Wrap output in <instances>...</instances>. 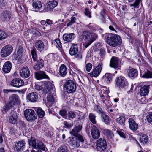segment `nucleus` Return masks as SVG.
<instances>
[{
	"label": "nucleus",
	"instance_id": "37998d69",
	"mask_svg": "<svg viewBox=\"0 0 152 152\" xmlns=\"http://www.w3.org/2000/svg\"><path fill=\"white\" fill-rule=\"evenodd\" d=\"M116 122L119 124L122 125L124 124L125 121V118L123 116H121L117 118Z\"/></svg>",
	"mask_w": 152,
	"mask_h": 152
},
{
	"label": "nucleus",
	"instance_id": "1a4fd4ad",
	"mask_svg": "<svg viewBox=\"0 0 152 152\" xmlns=\"http://www.w3.org/2000/svg\"><path fill=\"white\" fill-rule=\"evenodd\" d=\"M70 145L74 148L79 147L80 145V142H83L84 140L82 136L77 137H70Z\"/></svg>",
	"mask_w": 152,
	"mask_h": 152
},
{
	"label": "nucleus",
	"instance_id": "5701e85b",
	"mask_svg": "<svg viewBox=\"0 0 152 152\" xmlns=\"http://www.w3.org/2000/svg\"><path fill=\"white\" fill-rule=\"evenodd\" d=\"M128 122L129 127L131 130L133 131H135L137 130L138 128V125L135 122L133 119L129 118Z\"/></svg>",
	"mask_w": 152,
	"mask_h": 152
},
{
	"label": "nucleus",
	"instance_id": "a211bd4d",
	"mask_svg": "<svg viewBox=\"0 0 152 152\" xmlns=\"http://www.w3.org/2000/svg\"><path fill=\"white\" fill-rule=\"evenodd\" d=\"M37 94L35 92H32L29 93L26 96V99L31 102H35L37 101L38 99Z\"/></svg>",
	"mask_w": 152,
	"mask_h": 152
},
{
	"label": "nucleus",
	"instance_id": "cd10ccee",
	"mask_svg": "<svg viewBox=\"0 0 152 152\" xmlns=\"http://www.w3.org/2000/svg\"><path fill=\"white\" fill-rule=\"evenodd\" d=\"M75 37V35L74 33H65L63 35V39L64 41L71 42L74 39Z\"/></svg>",
	"mask_w": 152,
	"mask_h": 152
},
{
	"label": "nucleus",
	"instance_id": "dca6fc26",
	"mask_svg": "<svg viewBox=\"0 0 152 152\" xmlns=\"http://www.w3.org/2000/svg\"><path fill=\"white\" fill-rule=\"evenodd\" d=\"M67 72L66 66L64 64H62L59 68L57 75L59 77H64L67 74Z\"/></svg>",
	"mask_w": 152,
	"mask_h": 152
},
{
	"label": "nucleus",
	"instance_id": "473e14b6",
	"mask_svg": "<svg viewBox=\"0 0 152 152\" xmlns=\"http://www.w3.org/2000/svg\"><path fill=\"white\" fill-rule=\"evenodd\" d=\"M19 98L16 94H13L11 95L9 98V102L15 105L18 103Z\"/></svg>",
	"mask_w": 152,
	"mask_h": 152
},
{
	"label": "nucleus",
	"instance_id": "09e8293b",
	"mask_svg": "<svg viewBox=\"0 0 152 152\" xmlns=\"http://www.w3.org/2000/svg\"><path fill=\"white\" fill-rule=\"evenodd\" d=\"M55 99L53 96L51 95H48L47 97V101L48 103H50L51 104L53 103Z\"/></svg>",
	"mask_w": 152,
	"mask_h": 152
},
{
	"label": "nucleus",
	"instance_id": "423d86ee",
	"mask_svg": "<svg viewBox=\"0 0 152 152\" xmlns=\"http://www.w3.org/2000/svg\"><path fill=\"white\" fill-rule=\"evenodd\" d=\"M69 53L71 56H74L78 60L82 58V53L78 51V47L76 44H72L69 49Z\"/></svg>",
	"mask_w": 152,
	"mask_h": 152
},
{
	"label": "nucleus",
	"instance_id": "0eeeda50",
	"mask_svg": "<svg viewBox=\"0 0 152 152\" xmlns=\"http://www.w3.org/2000/svg\"><path fill=\"white\" fill-rule=\"evenodd\" d=\"M25 118L29 121H33L37 118V115L34 110L27 109L24 112Z\"/></svg>",
	"mask_w": 152,
	"mask_h": 152
},
{
	"label": "nucleus",
	"instance_id": "4be33fe9",
	"mask_svg": "<svg viewBox=\"0 0 152 152\" xmlns=\"http://www.w3.org/2000/svg\"><path fill=\"white\" fill-rule=\"evenodd\" d=\"M25 144V141L23 140L17 142L14 145L15 150L17 152L21 151L24 148Z\"/></svg>",
	"mask_w": 152,
	"mask_h": 152
},
{
	"label": "nucleus",
	"instance_id": "c03bdc74",
	"mask_svg": "<svg viewBox=\"0 0 152 152\" xmlns=\"http://www.w3.org/2000/svg\"><path fill=\"white\" fill-rule=\"evenodd\" d=\"M7 36V34L5 32L0 30V40L5 39Z\"/></svg>",
	"mask_w": 152,
	"mask_h": 152
},
{
	"label": "nucleus",
	"instance_id": "603ef678",
	"mask_svg": "<svg viewBox=\"0 0 152 152\" xmlns=\"http://www.w3.org/2000/svg\"><path fill=\"white\" fill-rule=\"evenodd\" d=\"M70 133L72 135V137H79V136H82L79 133L75 130H74V129H73L70 132Z\"/></svg>",
	"mask_w": 152,
	"mask_h": 152
},
{
	"label": "nucleus",
	"instance_id": "2f4dec72",
	"mask_svg": "<svg viewBox=\"0 0 152 152\" xmlns=\"http://www.w3.org/2000/svg\"><path fill=\"white\" fill-rule=\"evenodd\" d=\"M12 67V64L11 62L9 61L6 62L4 64L2 71L5 73H8L10 72Z\"/></svg>",
	"mask_w": 152,
	"mask_h": 152
},
{
	"label": "nucleus",
	"instance_id": "f3484780",
	"mask_svg": "<svg viewBox=\"0 0 152 152\" xmlns=\"http://www.w3.org/2000/svg\"><path fill=\"white\" fill-rule=\"evenodd\" d=\"M24 84V81L19 78L14 79L10 83V85L16 88H19L23 86Z\"/></svg>",
	"mask_w": 152,
	"mask_h": 152
},
{
	"label": "nucleus",
	"instance_id": "2eb2a0df",
	"mask_svg": "<svg viewBox=\"0 0 152 152\" xmlns=\"http://www.w3.org/2000/svg\"><path fill=\"white\" fill-rule=\"evenodd\" d=\"M33 8L37 12H43L42 9V5L41 2L38 0H33L32 3Z\"/></svg>",
	"mask_w": 152,
	"mask_h": 152
},
{
	"label": "nucleus",
	"instance_id": "aec40b11",
	"mask_svg": "<svg viewBox=\"0 0 152 152\" xmlns=\"http://www.w3.org/2000/svg\"><path fill=\"white\" fill-rule=\"evenodd\" d=\"M30 70L27 67H23L20 70V75L23 78L28 77L30 76Z\"/></svg>",
	"mask_w": 152,
	"mask_h": 152
},
{
	"label": "nucleus",
	"instance_id": "864d4df0",
	"mask_svg": "<svg viewBox=\"0 0 152 152\" xmlns=\"http://www.w3.org/2000/svg\"><path fill=\"white\" fill-rule=\"evenodd\" d=\"M18 115L16 111L14 110H12L10 113L9 117L18 118Z\"/></svg>",
	"mask_w": 152,
	"mask_h": 152
},
{
	"label": "nucleus",
	"instance_id": "7c9ffc66",
	"mask_svg": "<svg viewBox=\"0 0 152 152\" xmlns=\"http://www.w3.org/2000/svg\"><path fill=\"white\" fill-rule=\"evenodd\" d=\"M113 75L110 73H106L102 78V81L107 84L112 81Z\"/></svg>",
	"mask_w": 152,
	"mask_h": 152
},
{
	"label": "nucleus",
	"instance_id": "72a5a7b5",
	"mask_svg": "<svg viewBox=\"0 0 152 152\" xmlns=\"http://www.w3.org/2000/svg\"><path fill=\"white\" fill-rule=\"evenodd\" d=\"M44 62L42 58H39L37 62L35 63L34 69L36 70H39L44 67Z\"/></svg>",
	"mask_w": 152,
	"mask_h": 152
},
{
	"label": "nucleus",
	"instance_id": "4468645a",
	"mask_svg": "<svg viewBox=\"0 0 152 152\" xmlns=\"http://www.w3.org/2000/svg\"><path fill=\"white\" fill-rule=\"evenodd\" d=\"M103 64L102 62L98 63V65L93 69L91 72V76L92 77H97L100 73L102 69Z\"/></svg>",
	"mask_w": 152,
	"mask_h": 152
},
{
	"label": "nucleus",
	"instance_id": "c85d7f7f",
	"mask_svg": "<svg viewBox=\"0 0 152 152\" xmlns=\"http://www.w3.org/2000/svg\"><path fill=\"white\" fill-rule=\"evenodd\" d=\"M23 48L21 46H19L17 53L14 54L13 55L12 57L16 60L20 59L23 56Z\"/></svg>",
	"mask_w": 152,
	"mask_h": 152
},
{
	"label": "nucleus",
	"instance_id": "f03ea898",
	"mask_svg": "<svg viewBox=\"0 0 152 152\" xmlns=\"http://www.w3.org/2000/svg\"><path fill=\"white\" fill-rule=\"evenodd\" d=\"M102 37L106 39L107 44L112 47L119 46L122 43L121 37L117 34L107 33L103 35Z\"/></svg>",
	"mask_w": 152,
	"mask_h": 152
},
{
	"label": "nucleus",
	"instance_id": "a18cd8bd",
	"mask_svg": "<svg viewBox=\"0 0 152 152\" xmlns=\"http://www.w3.org/2000/svg\"><path fill=\"white\" fill-rule=\"evenodd\" d=\"M87 27L94 31H96L98 28V26L96 24L92 23H91L89 25H87Z\"/></svg>",
	"mask_w": 152,
	"mask_h": 152
},
{
	"label": "nucleus",
	"instance_id": "69168bd1",
	"mask_svg": "<svg viewBox=\"0 0 152 152\" xmlns=\"http://www.w3.org/2000/svg\"><path fill=\"white\" fill-rule=\"evenodd\" d=\"M82 129V125H79L78 126H76L74 129L78 133L80 131H81Z\"/></svg>",
	"mask_w": 152,
	"mask_h": 152
},
{
	"label": "nucleus",
	"instance_id": "8fccbe9b",
	"mask_svg": "<svg viewBox=\"0 0 152 152\" xmlns=\"http://www.w3.org/2000/svg\"><path fill=\"white\" fill-rule=\"evenodd\" d=\"M134 0H128L129 2H132ZM141 0H135V2L131 5V6H133L134 7H136L139 4Z\"/></svg>",
	"mask_w": 152,
	"mask_h": 152
},
{
	"label": "nucleus",
	"instance_id": "ea45409f",
	"mask_svg": "<svg viewBox=\"0 0 152 152\" xmlns=\"http://www.w3.org/2000/svg\"><path fill=\"white\" fill-rule=\"evenodd\" d=\"M96 116L95 114L92 113H90L89 115V118L90 121L93 124H95L97 123L96 120Z\"/></svg>",
	"mask_w": 152,
	"mask_h": 152
},
{
	"label": "nucleus",
	"instance_id": "20e7f679",
	"mask_svg": "<svg viewBox=\"0 0 152 152\" xmlns=\"http://www.w3.org/2000/svg\"><path fill=\"white\" fill-rule=\"evenodd\" d=\"M29 144L33 148L36 149H41L45 152L48 151L44 143L41 141L35 139L29 141Z\"/></svg>",
	"mask_w": 152,
	"mask_h": 152
},
{
	"label": "nucleus",
	"instance_id": "393cba45",
	"mask_svg": "<svg viewBox=\"0 0 152 152\" xmlns=\"http://www.w3.org/2000/svg\"><path fill=\"white\" fill-rule=\"evenodd\" d=\"M138 75V70L134 68H132L129 69L128 75L131 79H133L137 78Z\"/></svg>",
	"mask_w": 152,
	"mask_h": 152
},
{
	"label": "nucleus",
	"instance_id": "79ce46f5",
	"mask_svg": "<svg viewBox=\"0 0 152 152\" xmlns=\"http://www.w3.org/2000/svg\"><path fill=\"white\" fill-rule=\"evenodd\" d=\"M36 111L40 118H43L45 115V112L41 108H36Z\"/></svg>",
	"mask_w": 152,
	"mask_h": 152
},
{
	"label": "nucleus",
	"instance_id": "680f3d73",
	"mask_svg": "<svg viewBox=\"0 0 152 152\" xmlns=\"http://www.w3.org/2000/svg\"><path fill=\"white\" fill-rule=\"evenodd\" d=\"M122 130H117V133L120 135V136L124 138H126V136L124 132H123Z\"/></svg>",
	"mask_w": 152,
	"mask_h": 152
},
{
	"label": "nucleus",
	"instance_id": "de8ad7c7",
	"mask_svg": "<svg viewBox=\"0 0 152 152\" xmlns=\"http://www.w3.org/2000/svg\"><path fill=\"white\" fill-rule=\"evenodd\" d=\"M18 118L9 117V121L10 123L15 124L17 123Z\"/></svg>",
	"mask_w": 152,
	"mask_h": 152
},
{
	"label": "nucleus",
	"instance_id": "052dcab7",
	"mask_svg": "<svg viewBox=\"0 0 152 152\" xmlns=\"http://www.w3.org/2000/svg\"><path fill=\"white\" fill-rule=\"evenodd\" d=\"M147 121L151 123L152 122V112L149 113L146 116Z\"/></svg>",
	"mask_w": 152,
	"mask_h": 152
},
{
	"label": "nucleus",
	"instance_id": "49530a36",
	"mask_svg": "<svg viewBox=\"0 0 152 152\" xmlns=\"http://www.w3.org/2000/svg\"><path fill=\"white\" fill-rule=\"evenodd\" d=\"M95 110H96L97 113L99 114H102L104 113L103 111L102 108L99 105H96V107L94 108Z\"/></svg>",
	"mask_w": 152,
	"mask_h": 152
},
{
	"label": "nucleus",
	"instance_id": "9b49d317",
	"mask_svg": "<svg viewBox=\"0 0 152 152\" xmlns=\"http://www.w3.org/2000/svg\"><path fill=\"white\" fill-rule=\"evenodd\" d=\"M13 50V47L10 45H7L2 48L0 52L1 57L5 58L10 55Z\"/></svg>",
	"mask_w": 152,
	"mask_h": 152
},
{
	"label": "nucleus",
	"instance_id": "4d7b16f0",
	"mask_svg": "<svg viewBox=\"0 0 152 152\" xmlns=\"http://www.w3.org/2000/svg\"><path fill=\"white\" fill-rule=\"evenodd\" d=\"M92 67V64L90 63H88L86 64L85 68H86V69L87 71L90 72V70L91 69Z\"/></svg>",
	"mask_w": 152,
	"mask_h": 152
},
{
	"label": "nucleus",
	"instance_id": "e433bc0d",
	"mask_svg": "<svg viewBox=\"0 0 152 152\" xmlns=\"http://www.w3.org/2000/svg\"><path fill=\"white\" fill-rule=\"evenodd\" d=\"M14 105L13 104L9 102L7 103L3 107V112L4 113H7V111H9L12 108Z\"/></svg>",
	"mask_w": 152,
	"mask_h": 152
},
{
	"label": "nucleus",
	"instance_id": "bf43d9fd",
	"mask_svg": "<svg viewBox=\"0 0 152 152\" xmlns=\"http://www.w3.org/2000/svg\"><path fill=\"white\" fill-rule=\"evenodd\" d=\"M64 127L65 128H70L72 126L73 124L71 123H69L67 121H65L64 122Z\"/></svg>",
	"mask_w": 152,
	"mask_h": 152
},
{
	"label": "nucleus",
	"instance_id": "6e6d98bb",
	"mask_svg": "<svg viewBox=\"0 0 152 152\" xmlns=\"http://www.w3.org/2000/svg\"><path fill=\"white\" fill-rule=\"evenodd\" d=\"M76 18L75 17H72L71 18V20L67 24V26H69L72 25L73 23L75 22Z\"/></svg>",
	"mask_w": 152,
	"mask_h": 152
},
{
	"label": "nucleus",
	"instance_id": "4c0bfd02",
	"mask_svg": "<svg viewBox=\"0 0 152 152\" xmlns=\"http://www.w3.org/2000/svg\"><path fill=\"white\" fill-rule=\"evenodd\" d=\"M99 100L100 102L104 104L105 105L107 104L108 102H110L109 100L108 97L103 95H100Z\"/></svg>",
	"mask_w": 152,
	"mask_h": 152
},
{
	"label": "nucleus",
	"instance_id": "774afa93",
	"mask_svg": "<svg viewBox=\"0 0 152 152\" xmlns=\"http://www.w3.org/2000/svg\"><path fill=\"white\" fill-rule=\"evenodd\" d=\"M42 87L39 84H36L35 86V89L37 90L40 91L42 89Z\"/></svg>",
	"mask_w": 152,
	"mask_h": 152
},
{
	"label": "nucleus",
	"instance_id": "f8f14e48",
	"mask_svg": "<svg viewBox=\"0 0 152 152\" xmlns=\"http://www.w3.org/2000/svg\"><path fill=\"white\" fill-rule=\"evenodd\" d=\"M107 146V142L105 139L100 138L97 141L96 146L98 151H104L106 149Z\"/></svg>",
	"mask_w": 152,
	"mask_h": 152
},
{
	"label": "nucleus",
	"instance_id": "13d9d810",
	"mask_svg": "<svg viewBox=\"0 0 152 152\" xmlns=\"http://www.w3.org/2000/svg\"><path fill=\"white\" fill-rule=\"evenodd\" d=\"M68 116L69 118L73 119L76 117V115L75 112L69 111L68 113Z\"/></svg>",
	"mask_w": 152,
	"mask_h": 152
},
{
	"label": "nucleus",
	"instance_id": "9d476101",
	"mask_svg": "<svg viewBox=\"0 0 152 152\" xmlns=\"http://www.w3.org/2000/svg\"><path fill=\"white\" fill-rule=\"evenodd\" d=\"M12 12L6 10H3L1 15L0 18L1 20L4 22L8 23L12 19Z\"/></svg>",
	"mask_w": 152,
	"mask_h": 152
},
{
	"label": "nucleus",
	"instance_id": "0e129e2a",
	"mask_svg": "<svg viewBox=\"0 0 152 152\" xmlns=\"http://www.w3.org/2000/svg\"><path fill=\"white\" fill-rule=\"evenodd\" d=\"M24 37L26 39H29L32 36L31 35L30 33L28 31V30L24 33Z\"/></svg>",
	"mask_w": 152,
	"mask_h": 152
},
{
	"label": "nucleus",
	"instance_id": "5fc2aeb1",
	"mask_svg": "<svg viewBox=\"0 0 152 152\" xmlns=\"http://www.w3.org/2000/svg\"><path fill=\"white\" fill-rule=\"evenodd\" d=\"M84 13L85 15L89 18L91 17V12L90 11L88 8H86L85 9Z\"/></svg>",
	"mask_w": 152,
	"mask_h": 152
},
{
	"label": "nucleus",
	"instance_id": "6e6552de",
	"mask_svg": "<svg viewBox=\"0 0 152 152\" xmlns=\"http://www.w3.org/2000/svg\"><path fill=\"white\" fill-rule=\"evenodd\" d=\"M83 39L85 40L91 41L93 42L97 38L96 34L94 33H90L86 31H83L82 35Z\"/></svg>",
	"mask_w": 152,
	"mask_h": 152
},
{
	"label": "nucleus",
	"instance_id": "f257e3e1",
	"mask_svg": "<svg viewBox=\"0 0 152 152\" xmlns=\"http://www.w3.org/2000/svg\"><path fill=\"white\" fill-rule=\"evenodd\" d=\"M34 46L36 48L33 47L31 50V53L33 60L35 62L37 60V49L40 52H44L48 48V43L47 41H42L41 40H36L34 42Z\"/></svg>",
	"mask_w": 152,
	"mask_h": 152
},
{
	"label": "nucleus",
	"instance_id": "a878e982",
	"mask_svg": "<svg viewBox=\"0 0 152 152\" xmlns=\"http://www.w3.org/2000/svg\"><path fill=\"white\" fill-rule=\"evenodd\" d=\"M92 137L94 139H97L100 136V132L98 128L94 126L92 128L91 130Z\"/></svg>",
	"mask_w": 152,
	"mask_h": 152
},
{
	"label": "nucleus",
	"instance_id": "58836bf2",
	"mask_svg": "<svg viewBox=\"0 0 152 152\" xmlns=\"http://www.w3.org/2000/svg\"><path fill=\"white\" fill-rule=\"evenodd\" d=\"M148 138L145 135H143L141 136L139 139V141L142 145H144L147 143Z\"/></svg>",
	"mask_w": 152,
	"mask_h": 152
},
{
	"label": "nucleus",
	"instance_id": "7ed1b4c3",
	"mask_svg": "<svg viewBox=\"0 0 152 152\" xmlns=\"http://www.w3.org/2000/svg\"><path fill=\"white\" fill-rule=\"evenodd\" d=\"M129 83L125 77L120 76L117 77L115 80V86L120 90H124L127 88Z\"/></svg>",
	"mask_w": 152,
	"mask_h": 152
},
{
	"label": "nucleus",
	"instance_id": "338daca9",
	"mask_svg": "<svg viewBox=\"0 0 152 152\" xmlns=\"http://www.w3.org/2000/svg\"><path fill=\"white\" fill-rule=\"evenodd\" d=\"M28 31L29 32L31 35V34H36L37 31L34 28H31L28 30Z\"/></svg>",
	"mask_w": 152,
	"mask_h": 152
},
{
	"label": "nucleus",
	"instance_id": "c756f323",
	"mask_svg": "<svg viewBox=\"0 0 152 152\" xmlns=\"http://www.w3.org/2000/svg\"><path fill=\"white\" fill-rule=\"evenodd\" d=\"M140 75L143 78H152V72L146 69L144 71H140Z\"/></svg>",
	"mask_w": 152,
	"mask_h": 152
},
{
	"label": "nucleus",
	"instance_id": "412c9836",
	"mask_svg": "<svg viewBox=\"0 0 152 152\" xmlns=\"http://www.w3.org/2000/svg\"><path fill=\"white\" fill-rule=\"evenodd\" d=\"M34 76L35 78L38 80L44 78L49 79L48 76L43 71H39L36 72L34 73Z\"/></svg>",
	"mask_w": 152,
	"mask_h": 152
},
{
	"label": "nucleus",
	"instance_id": "bb28decb",
	"mask_svg": "<svg viewBox=\"0 0 152 152\" xmlns=\"http://www.w3.org/2000/svg\"><path fill=\"white\" fill-rule=\"evenodd\" d=\"M150 85H144L141 87L140 91V95L141 96H145L148 95L149 92Z\"/></svg>",
	"mask_w": 152,
	"mask_h": 152
},
{
	"label": "nucleus",
	"instance_id": "b1692460",
	"mask_svg": "<svg viewBox=\"0 0 152 152\" xmlns=\"http://www.w3.org/2000/svg\"><path fill=\"white\" fill-rule=\"evenodd\" d=\"M119 58L115 56H113L110 60V66L114 68H117L118 67Z\"/></svg>",
	"mask_w": 152,
	"mask_h": 152
},
{
	"label": "nucleus",
	"instance_id": "f704fd0d",
	"mask_svg": "<svg viewBox=\"0 0 152 152\" xmlns=\"http://www.w3.org/2000/svg\"><path fill=\"white\" fill-rule=\"evenodd\" d=\"M102 132L103 134L109 138L111 139L114 136V134L113 132L109 129H103Z\"/></svg>",
	"mask_w": 152,
	"mask_h": 152
},
{
	"label": "nucleus",
	"instance_id": "39448f33",
	"mask_svg": "<svg viewBox=\"0 0 152 152\" xmlns=\"http://www.w3.org/2000/svg\"><path fill=\"white\" fill-rule=\"evenodd\" d=\"M63 87L68 93L75 92L77 88L76 83L71 80H66L64 83Z\"/></svg>",
	"mask_w": 152,
	"mask_h": 152
},
{
	"label": "nucleus",
	"instance_id": "3c124183",
	"mask_svg": "<svg viewBox=\"0 0 152 152\" xmlns=\"http://www.w3.org/2000/svg\"><path fill=\"white\" fill-rule=\"evenodd\" d=\"M107 106V111L109 113L112 112L113 111V110L111 109L112 106L111 104V102H108L107 105H105Z\"/></svg>",
	"mask_w": 152,
	"mask_h": 152
},
{
	"label": "nucleus",
	"instance_id": "e2e57ef3",
	"mask_svg": "<svg viewBox=\"0 0 152 152\" xmlns=\"http://www.w3.org/2000/svg\"><path fill=\"white\" fill-rule=\"evenodd\" d=\"M60 115L63 117L66 115V111L65 110L63 109L60 110L59 112Z\"/></svg>",
	"mask_w": 152,
	"mask_h": 152
},
{
	"label": "nucleus",
	"instance_id": "6ab92c4d",
	"mask_svg": "<svg viewBox=\"0 0 152 152\" xmlns=\"http://www.w3.org/2000/svg\"><path fill=\"white\" fill-rule=\"evenodd\" d=\"M44 89L43 92L44 93H47L53 90L54 88V85L48 81H45L44 83Z\"/></svg>",
	"mask_w": 152,
	"mask_h": 152
},
{
	"label": "nucleus",
	"instance_id": "c9c22d12",
	"mask_svg": "<svg viewBox=\"0 0 152 152\" xmlns=\"http://www.w3.org/2000/svg\"><path fill=\"white\" fill-rule=\"evenodd\" d=\"M101 117L102 121L107 125L110 124L111 119L107 115H105V113H103L101 115Z\"/></svg>",
	"mask_w": 152,
	"mask_h": 152
},
{
	"label": "nucleus",
	"instance_id": "ddd939ff",
	"mask_svg": "<svg viewBox=\"0 0 152 152\" xmlns=\"http://www.w3.org/2000/svg\"><path fill=\"white\" fill-rule=\"evenodd\" d=\"M58 3L55 0L50 1L48 2L43 9V12L53 11V8L58 5Z\"/></svg>",
	"mask_w": 152,
	"mask_h": 152
},
{
	"label": "nucleus",
	"instance_id": "a19ab883",
	"mask_svg": "<svg viewBox=\"0 0 152 152\" xmlns=\"http://www.w3.org/2000/svg\"><path fill=\"white\" fill-rule=\"evenodd\" d=\"M68 147L64 145L61 146L57 149V152H68Z\"/></svg>",
	"mask_w": 152,
	"mask_h": 152
}]
</instances>
